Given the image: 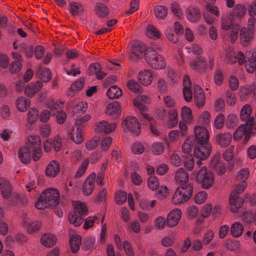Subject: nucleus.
I'll return each mask as SVG.
<instances>
[{"instance_id": "774afa93", "label": "nucleus", "mask_w": 256, "mask_h": 256, "mask_svg": "<svg viewBox=\"0 0 256 256\" xmlns=\"http://www.w3.org/2000/svg\"><path fill=\"white\" fill-rule=\"evenodd\" d=\"M164 150V144L160 142H154L152 146V151L154 155H160L163 153Z\"/></svg>"}, {"instance_id": "8fccbe9b", "label": "nucleus", "mask_w": 256, "mask_h": 256, "mask_svg": "<svg viewBox=\"0 0 256 256\" xmlns=\"http://www.w3.org/2000/svg\"><path fill=\"white\" fill-rule=\"evenodd\" d=\"M235 51L230 48H228L225 50L224 55V60L228 64H233L235 63L236 56Z\"/></svg>"}, {"instance_id": "9b49d317", "label": "nucleus", "mask_w": 256, "mask_h": 256, "mask_svg": "<svg viewBox=\"0 0 256 256\" xmlns=\"http://www.w3.org/2000/svg\"><path fill=\"white\" fill-rule=\"evenodd\" d=\"M48 203L50 206L58 205L60 202V194L58 190L54 188H50L44 190L41 194Z\"/></svg>"}, {"instance_id": "c756f323", "label": "nucleus", "mask_w": 256, "mask_h": 256, "mask_svg": "<svg viewBox=\"0 0 256 256\" xmlns=\"http://www.w3.org/2000/svg\"><path fill=\"white\" fill-rule=\"evenodd\" d=\"M102 68L100 64H92L88 67V74L90 76L95 75L98 79L102 80L106 76V74L102 71Z\"/></svg>"}, {"instance_id": "412c9836", "label": "nucleus", "mask_w": 256, "mask_h": 256, "mask_svg": "<svg viewBox=\"0 0 256 256\" xmlns=\"http://www.w3.org/2000/svg\"><path fill=\"white\" fill-rule=\"evenodd\" d=\"M60 172V164L57 160L50 162L45 169L46 175L50 178L56 177Z\"/></svg>"}, {"instance_id": "7c9ffc66", "label": "nucleus", "mask_w": 256, "mask_h": 256, "mask_svg": "<svg viewBox=\"0 0 256 256\" xmlns=\"http://www.w3.org/2000/svg\"><path fill=\"white\" fill-rule=\"evenodd\" d=\"M22 225L26 229L28 234H32L38 231L40 226V224L38 222H32L26 217L24 218Z\"/></svg>"}, {"instance_id": "a19ab883", "label": "nucleus", "mask_w": 256, "mask_h": 256, "mask_svg": "<svg viewBox=\"0 0 256 256\" xmlns=\"http://www.w3.org/2000/svg\"><path fill=\"white\" fill-rule=\"evenodd\" d=\"M244 226L239 222H235L231 224L230 228V234L234 238L242 236L244 232Z\"/></svg>"}, {"instance_id": "4c0bfd02", "label": "nucleus", "mask_w": 256, "mask_h": 256, "mask_svg": "<svg viewBox=\"0 0 256 256\" xmlns=\"http://www.w3.org/2000/svg\"><path fill=\"white\" fill-rule=\"evenodd\" d=\"M0 190L4 198H8L12 192L10 184L6 178L2 177L0 178Z\"/></svg>"}, {"instance_id": "69168bd1", "label": "nucleus", "mask_w": 256, "mask_h": 256, "mask_svg": "<svg viewBox=\"0 0 256 256\" xmlns=\"http://www.w3.org/2000/svg\"><path fill=\"white\" fill-rule=\"evenodd\" d=\"M166 224V219L162 216H158L154 220V226L156 230L164 229Z\"/></svg>"}, {"instance_id": "72a5a7b5", "label": "nucleus", "mask_w": 256, "mask_h": 256, "mask_svg": "<svg viewBox=\"0 0 256 256\" xmlns=\"http://www.w3.org/2000/svg\"><path fill=\"white\" fill-rule=\"evenodd\" d=\"M84 79L80 78L74 82L68 88L67 94L70 96H73L80 90L84 86Z\"/></svg>"}, {"instance_id": "0e129e2a", "label": "nucleus", "mask_w": 256, "mask_h": 256, "mask_svg": "<svg viewBox=\"0 0 256 256\" xmlns=\"http://www.w3.org/2000/svg\"><path fill=\"white\" fill-rule=\"evenodd\" d=\"M238 122V118L236 114H229L226 118V126L229 128H233L236 126Z\"/></svg>"}, {"instance_id": "052dcab7", "label": "nucleus", "mask_w": 256, "mask_h": 256, "mask_svg": "<svg viewBox=\"0 0 256 256\" xmlns=\"http://www.w3.org/2000/svg\"><path fill=\"white\" fill-rule=\"evenodd\" d=\"M225 117L222 114H218L214 118V126L218 130L222 129L224 124Z\"/></svg>"}, {"instance_id": "39448f33", "label": "nucleus", "mask_w": 256, "mask_h": 256, "mask_svg": "<svg viewBox=\"0 0 256 256\" xmlns=\"http://www.w3.org/2000/svg\"><path fill=\"white\" fill-rule=\"evenodd\" d=\"M46 105L50 110H44L39 114L40 120L42 122H47L51 116L55 115L58 111V102H55L53 99H48Z\"/></svg>"}, {"instance_id": "79ce46f5", "label": "nucleus", "mask_w": 256, "mask_h": 256, "mask_svg": "<svg viewBox=\"0 0 256 256\" xmlns=\"http://www.w3.org/2000/svg\"><path fill=\"white\" fill-rule=\"evenodd\" d=\"M94 12L98 17L100 18L106 16L109 14L108 7L104 4L101 2H97L96 4Z\"/></svg>"}, {"instance_id": "2eb2a0df", "label": "nucleus", "mask_w": 256, "mask_h": 256, "mask_svg": "<svg viewBox=\"0 0 256 256\" xmlns=\"http://www.w3.org/2000/svg\"><path fill=\"white\" fill-rule=\"evenodd\" d=\"M186 19L190 22L195 23L201 18V12L200 8L194 6H188L184 10Z\"/></svg>"}, {"instance_id": "3c124183", "label": "nucleus", "mask_w": 256, "mask_h": 256, "mask_svg": "<svg viewBox=\"0 0 256 256\" xmlns=\"http://www.w3.org/2000/svg\"><path fill=\"white\" fill-rule=\"evenodd\" d=\"M156 16L159 19H164L167 16L168 10L162 6H156L154 8Z\"/></svg>"}, {"instance_id": "1a4fd4ad", "label": "nucleus", "mask_w": 256, "mask_h": 256, "mask_svg": "<svg viewBox=\"0 0 256 256\" xmlns=\"http://www.w3.org/2000/svg\"><path fill=\"white\" fill-rule=\"evenodd\" d=\"M252 126V124H249L247 123L241 124L233 134L234 140H238L244 138V142H247L250 138Z\"/></svg>"}, {"instance_id": "c9c22d12", "label": "nucleus", "mask_w": 256, "mask_h": 256, "mask_svg": "<svg viewBox=\"0 0 256 256\" xmlns=\"http://www.w3.org/2000/svg\"><path fill=\"white\" fill-rule=\"evenodd\" d=\"M31 150L27 146L20 148L18 152V156L20 160L24 164H28L31 160Z\"/></svg>"}, {"instance_id": "7ed1b4c3", "label": "nucleus", "mask_w": 256, "mask_h": 256, "mask_svg": "<svg viewBox=\"0 0 256 256\" xmlns=\"http://www.w3.org/2000/svg\"><path fill=\"white\" fill-rule=\"evenodd\" d=\"M192 186L190 184L178 186L172 198V202L178 204L187 202L192 196Z\"/></svg>"}, {"instance_id": "ddd939ff", "label": "nucleus", "mask_w": 256, "mask_h": 256, "mask_svg": "<svg viewBox=\"0 0 256 256\" xmlns=\"http://www.w3.org/2000/svg\"><path fill=\"white\" fill-rule=\"evenodd\" d=\"M254 32L250 28H242L240 32V42L243 46H248L254 39Z\"/></svg>"}, {"instance_id": "c85d7f7f", "label": "nucleus", "mask_w": 256, "mask_h": 256, "mask_svg": "<svg viewBox=\"0 0 256 256\" xmlns=\"http://www.w3.org/2000/svg\"><path fill=\"white\" fill-rule=\"evenodd\" d=\"M194 100L198 108L202 107L205 103V96L202 90L198 86L194 87Z\"/></svg>"}, {"instance_id": "6e6d98bb", "label": "nucleus", "mask_w": 256, "mask_h": 256, "mask_svg": "<svg viewBox=\"0 0 256 256\" xmlns=\"http://www.w3.org/2000/svg\"><path fill=\"white\" fill-rule=\"evenodd\" d=\"M210 114L208 111L202 112L198 118V122L202 125H208L210 123Z\"/></svg>"}, {"instance_id": "2f4dec72", "label": "nucleus", "mask_w": 256, "mask_h": 256, "mask_svg": "<svg viewBox=\"0 0 256 256\" xmlns=\"http://www.w3.org/2000/svg\"><path fill=\"white\" fill-rule=\"evenodd\" d=\"M230 210L232 212H236L243 205V200L238 195L230 194L229 199Z\"/></svg>"}, {"instance_id": "f3484780", "label": "nucleus", "mask_w": 256, "mask_h": 256, "mask_svg": "<svg viewBox=\"0 0 256 256\" xmlns=\"http://www.w3.org/2000/svg\"><path fill=\"white\" fill-rule=\"evenodd\" d=\"M182 214V212L178 208L172 210L166 216L167 226L170 228L176 226L181 219Z\"/></svg>"}, {"instance_id": "bf43d9fd", "label": "nucleus", "mask_w": 256, "mask_h": 256, "mask_svg": "<svg viewBox=\"0 0 256 256\" xmlns=\"http://www.w3.org/2000/svg\"><path fill=\"white\" fill-rule=\"evenodd\" d=\"M207 198V192L205 191H200L194 196V201L197 204H201L206 200Z\"/></svg>"}, {"instance_id": "6ab92c4d", "label": "nucleus", "mask_w": 256, "mask_h": 256, "mask_svg": "<svg viewBox=\"0 0 256 256\" xmlns=\"http://www.w3.org/2000/svg\"><path fill=\"white\" fill-rule=\"evenodd\" d=\"M138 81L142 84L150 86L153 80V74L150 70L144 69L140 70L137 77Z\"/></svg>"}, {"instance_id": "ea45409f", "label": "nucleus", "mask_w": 256, "mask_h": 256, "mask_svg": "<svg viewBox=\"0 0 256 256\" xmlns=\"http://www.w3.org/2000/svg\"><path fill=\"white\" fill-rule=\"evenodd\" d=\"M70 138L76 144H81L84 140L82 129L80 127L72 128L70 133Z\"/></svg>"}, {"instance_id": "5fc2aeb1", "label": "nucleus", "mask_w": 256, "mask_h": 256, "mask_svg": "<svg viewBox=\"0 0 256 256\" xmlns=\"http://www.w3.org/2000/svg\"><path fill=\"white\" fill-rule=\"evenodd\" d=\"M72 206L74 210L80 215H85L88 213V208L84 203L80 202H74Z\"/></svg>"}, {"instance_id": "e2e57ef3", "label": "nucleus", "mask_w": 256, "mask_h": 256, "mask_svg": "<svg viewBox=\"0 0 256 256\" xmlns=\"http://www.w3.org/2000/svg\"><path fill=\"white\" fill-rule=\"evenodd\" d=\"M126 86L130 90L135 93L140 92L142 91L140 86L135 80H129L126 83Z\"/></svg>"}, {"instance_id": "e433bc0d", "label": "nucleus", "mask_w": 256, "mask_h": 256, "mask_svg": "<svg viewBox=\"0 0 256 256\" xmlns=\"http://www.w3.org/2000/svg\"><path fill=\"white\" fill-rule=\"evenodd\" d=\"M190 66L194 70H202L208 68L207 62L206 60L201 57H197L192 58L190 62Z\"/></svg>"}, {"instance_id": "a18cd8bd", "label": "nucleus", "mask_w": 256, "mask_h": 256, "mask_svg": "<svg viewBox=\"0 0 256 256\" xmlns=\"http://www.w3.org/2000/svg\"><path fill=\"white\" fill-rule=\"evenodd\" d=\"M181 117L182 122H184L186 123H191L193 120V116L191 109L186 106H183L181 109Z\"/></svg>"}, {"instance_id": "de8ad7c7", "label": "nucleus", "mask_w": 256, "mask_h": 256, "mask_svg": "<svg viewBox=\"0 0 256 256\" xmlns=\"http://www.w3.org/2000/svg\"><path fill=\"white\" fill-rule=\"evenodd\" d=\"M122 94V90L116 86H111L106 92V96L110 99L118 98Z\"/></svg>"}, {"instance_id": "393cba45", "label": "nucleus", "mask_w": 256, "mask_h": 256, "mask_svg": "<svg viewBox=\"0 0 256 256\" xmlns=\"http://www.w3.org/2000/svg\"><path fill=\"white\" fill-rule=\"evenodd\" d=\"M176 182L182 186L188 184V174L183 168H179L174 172V176Z\"/></svg>"}, {"instance_id": "473e14b6", "label": "nucleus", "mask_w": 256, "mask_h": 256, "mask_svg": "<svg viewBox=\"0 0 256 256\" xmlns=\"http://www.w3.org/2000/svg\"><path fill=\"white\" fill-rule=\"evenodd\" d=\"M234 24V16L230 13L227 14L222 15L221 16L220 28L224 30H228L232 28Z\"/></svg>"}, {"instance_id": "603ef678", "label": "nucleus", "mask_w": 256, "mask_h": 256, "mask_svg": "<svg viewBox=\"0 0 256 256\" xmlns=\"http://www.w3.org/2000/svg\"><path fill=\"white\" fill-rule=\"evenodd\" d=\"M68 218L70 222L75 226H80L83 222L80 216H78L75 211H72L68 214Z\"/></svg>"}, {"instance_id": "680f3d73", "label": "nucleus", "mask_w": 256, "mask_h": 256, "mask_svg": "<svg viewBox=\"0 0 256 256\" xmlns=\"http://www.w3.org/2000/svg\"><path fill=\"white\" fill-rule=\"evenodd\" d=\"M88 164L89 160L88 158L85 159L82 161L75 174L76 178H80L84 174Z\"/></svg>"}, {"instance_id": "c03bdc74", "label": "nucleus", "mask_w": 256, "mask_h": 256, "mask_svg": "<svg viewBox=\"0 0 256 256\" xmlns=\"http://www.w3.org/2000/svg\"><path fill=\"white\" fill-rule=\"evenodd\" d=\"M146 34L150 38L156 40L161 36L159 30L152 24H148L146 29Z\"/></svg>"}, {"instance_id": "5701e85b", "label": "nucleus", "mask_w": 256, "mask_h": 256, "mask_svg": "<svg viewBox=\"0 0 256 256\" xmlns=\"http://www.w3.org/2000/svg\"><path fill=\"white\" fill-rule=\"evenodd\" d=\"M30 104V100L24 96H20L15 100L16 108L21 112H26L29 109Z\"/></svg>"}, {"instance_id": "aec40b11", "label": "nucleus", "mask_w": 256, "mask_h": 256, "mask_svg": "<svg viewBox=\"0 0 256 256\" xmlns=\"http://www.w3.org/2000/svg\"><path fill=\"white\" fill-rule=\"evenodd\" d=\"M42 83L38 80L28 84L24 88V94L29 98L33 97L42 88Z\"/></svg>"}, {"instance_id": "49530a36", "label": "nucleus", "mask_w": 256, "mask_h": 256, "mask_svg": "<svg viewBox=\"0 0 256 256\" xmlns=\"http://www.w3.org/2000/svg\"><path fill=\"white\" fill-rule=\"evenodd\" d=\"M69 10L74 16L82 14L84 8L82 5L78 2H72L70 4Z\"/></svg>"}, {"instance_id": "cd10ccee", "label": "nucleus", "mask_w": 256, "mask_h": 256, "mask_svg": "<svg viewBox=\"0 0 256 256\" xmlns=\"http://www.w3.org/2000/svg\"><path fill=\"white\" fill-rule=\"evenodd\" d=\"M190 80L188 76H184L183 78V96L184 100L190 102L192 99V92L190 88Z\"/></svg>"}, {"instance_id": "20e7f679", "label": "nucleus", "mask_w": 256, "mask_h": 256, "mask_svg": "<svg viewBox=\"0 0 256 256\" xmlns=\"http://www.w3.org/2000/svg\"><path fill=\"white\" fill-rule=\"evenodd\" d=\"M33 151L32 158L34 160L37 161L42 155L41 148V140L39 136L31 135L28 137L26 146Z\"/></svg>"}, {"instance_id": "f257e3e1", "label": "nucleus", "mask_w": 256, "mask_h": 256, "mask_svg": "<svg viewBox=\"0 0 256 256\" xmlns=\"http://www.w3.org/2000/svg\"><path fill=\"white\" fill-rule=\"evenodd\" d=\"M192 176L196 182L203 189L207 190L212 187L214 183V175L206 166H202Z\"/></svg>"}, {"instance_id": "13d9d810", "label": "nucleus", "mask_w": 256, "mask_h": 256, "mask_svg": "<svg viewBox=\"0 0 256 256\" xmlns=\"http://www.w3.org/2000/svg\"><path fill=\"white\" fill-rule=\"evenodd\" d=\"M155 200H148L146 199H142L140 202L139 206L140 208L146 210H150L152 209L155 206Z\"/></svg>"}, {"instance_id": "58836bf2", "label": "nucleus", "mask_w": 256, "mask_h": 256, "mask_svg": "<svg viewBox=\"0 0 256 256\" xmlns=\"http://www.w3.org/2000/svg\"><path fill=\"white\" fill-rule=\"evenodd\" d=\"M39 118V112L37 108L32 107L28 109L26 114V123L28 126L35 124Z\"/></svg>"}, {"instance_id": "9d476101", "label": "nucleus", "mask_w": 256, "mask_h": 256, "mask_svg": "<svg viewBox=\"0 0 256 256\" xmlns=\"http://www.w3.org/2000/svg\"><path fill=\"white\" fill-rule=\"evenodd\" d=\"M212 150V147L210 143L196 144L194 150V154L196 158L204 160L209 156Z\"/></svg>"}, {"instance_id": "4d7b16f0", "label": "nucleus", "mask_w": 256, "mask_h": 256, "mask_svg": "<svg viewBox=\"0 0 256 256\" xmlns=\"http://www.w3.org/2000/svg\"><path fill=\"white\" fill-rule=\"evenodd\" d=\"M246 11V8L244 5L242 4H237L234 8L232 14L234 17L235 16L236 18H241L245 15Z\"/></svg>"}, {"instance_id": "b1692460", "label": "nucleus", "mask_w": 256, "mask_h": 256, "mask_svg": "<svg viewBox=\"0 0 256 256\" xmlns=\"http://www.w3.org/2000/svg\"><path fill=\"white\" fill-rule=\"evenodd\" d=\"M105 112L107 115L112 118H116L121 112V106L118 102H113L108 104Z\"/></svg>"}, {"instance_id": "f704fd0d", "label": "nucleus", "mask_w": 256, "mask_h": 256, "mask_svg": "<svg viewBox=\"0 0 256 256\" xmlns=\"http://www.w3.org/2000/svg\"><path fill=\"white\" fill-rule=\"evenodd\" d=\"M57 239L56 236L50 233L44 234L41 236V244L47 248H50L55 245L56 243Z\"/></svg>"}, {"instance_id": "a878e982", "label": "nucleus", "mask_w": 256, "mask_h": 256, "mask_svg": "<svg viewBox=\"0 0 256 256\" xmlns=\"http://www.w3.org/2000/svg\"><path fill=\"white\" fill-rule=\"evenodd\" d=\"M252 108L250 105L245 104L240 110V118L243 121L246 120L245 123L249 124H253L254 118L251 116Z\"/></svg>"}, {"instance_id": "f8f14e48", "label": "nucleus", "mask_w": 256, "mask_h": 256, "mask_svg": "<svg viewBox=\"0 0 256 256\" xmlns=\"http://www.w3.org/2000/svg\"><path fill=\"white\" fill-rule=\"evenodd\" d=\"M196 144H208L210 138L208 130L203 126H195L194 128Z\"/></svg>"}, {"instance_id": "338daca9", "label": "nucleus", "mask_w": 256, "mask_h": 256, "mask_svg": "<svg viewBox=\"0 0 256 256\" xmlns=\"http://www.w3.org/2000/svg\"><path fill=\"white\" fill-rule=\"evenodd\" d=\"M238 182V184L235 185L231 194L239 196V194L242 193L246 188L247 186L246 181L243 180L242 182Z\"/></svg>"}, {"instance_id": "dca6fc26", "label": "nucleus", "mask_w": 256, "mask_h": 256, "mask_svg": "<svg viewBox=\"0 0 256 256\" xmlns=\"http://www.w3.org/2000/svg\"><path fill=\"white\" fill-rule=\"evenodd\" d=\"M95 130L97 132L108 134L113 132L116 128V122H108L106 120H102L96 124Z\"/></svg>"}, {"instance_id": "6e6552de", "label": "nucleus", "mask_w": 256, "mask_h": 256, "mask_svg": "<svg viewBox=\"0 0 256 256\" xmlns=\"http://www.w3.org/2000/svg\"><path fill=\"white\" fill-rule=\"evenodd\" d=\"M203 17L206 24H212L220 16V12L216 6L208 4L206 6L205 10L203 12Z\"/></svg>"}, {"instance_id": "0eeeda50", "label": "nucleus", "mask_w": 256, "mask_h": 256, "mask_svg": "<svg viewBox=\"0 0 256 256\" xmlns=\"http://www.w3.org/2000/svg\"><path fill=\"white\" fill-rule=\"evenodd\" d=\"M122 128L124 131H130L134 134H138L141 130V125L136 118L129 116L126 118L122 123Z\"/></svg>"}, {"instance_id": "864d4df0", "label": "nucleus", "mask_w": 256, "mask_h": 256, "mask_svg": "<svg viewBox=\"0 0 256 256\" xmlns=\"http://www.w3.org/2000/svg\"><path fill=\"white\" fill-rule=\"evenodd\" d=\"M241 28L238 24H234V26L230 28V31L229 34L230 41L232 43H234L238 38V32H240Z\"/></svg>"}, {"instance_id": "09e8293b", "label": "nucleus", "mask_w": 256, "mask_h": 256, "mask_svg": "<svg viewBox=\"0 0 256 256\" xmlns=\"http://www.w3.org/2000/svg\"><path fill=\"white\" fill-rule=\"evenodd\" d=\"M178 123V113L176 109H172L168 112V125L170 128H174Z\"/></svg>"}, {"instance_id": "bb28decb", "label": "nucleus", "mask_w": 256, "mask_h": 256, "mask_svg": "<svg viewBox=\"0 0 256 256\" xmlns=\"http://www.w3.org/2000/svg\"><path fill=\"white\" fill-rule=\"evenodd\" d=\"M216 142L222 148L228 146L231 142L232 137L230 132L220 133L215 136Z\"/></svg>"}, {"instance_id": "a211bd4d", "label": "nucleus", "mask_w": 256, "mask_h": 256, "mask_svg": "<svg viewBox=\"0 0 256 256\" xmlns=\"http://www.w3.org/2000/svg\"><path fill=\"white\" fill-rule=\"evenodd\" d=\"M96 182V174H90L85 180L82 187L83 194L86 196H89L92 194L94 190Z\"/></svg>"}, {"instance_id": "4be33fe9", "label": "nucleus", "mask_w": 256, "mask_h": 256, "mask_svg": "<svg viewBox=\"0 0 256 256\" xmlns=\"http://www.w3.org/2000/svg\"><path fill=\"white\" fill-rule=\"evenodd\" d=\"M246 54L250 56L247 60H245V68L247 72L252 73L256 69V52L250 50L246 52Z\"/></svg>"}, {"instance_id": "37998d69", "label": "nucleus", "mask_w": 256, "mask_h": 256, "mask_svg": "<svg viewBox=\"0 0 256 256\" xmlns=\"http://www.w3.org/2000/svg\"><path fill=\"white\" fill-rule=\"evenodd\" d=\"M82 242V238L78 234L72 235L70 239V249L73 253H76L79 250Z\"/></svg>"}, {"instance_id": "f03ea898", "label": "nucleus", "mask_w": 256, "mask_h": 256, "mask_svg": "<svg viewBox=\"0 0 256 256\" xmlns=\"http://www.w3.org/2000/svg\"><path fill=\"white\" fill-rule=\"evenodd\" d=\"M145 60L149 66L155 70H160L166 66L164 58L151 48H148L144 55Z\"/></svg>"}, {"instance_id": "4468645a", "label": "nucleus", "mask_w": 256, "mask_h": 256, "mask_svg": "<svg viewBox=\"0 0 256 256\" xmlns=\"http://www.w3.org/2000/svg\"><path fill=\"white\" fill-rule=\"evenodd\" d=\"M148 48L144 44L140 42L134 43L131 48L130 58L136 60L144 57L145 53Z\"/></svg>"}, {"instance_id": "423d86ee", "label": "nucleus", "mask_w": 256, "mask_h": 256, "mask_svg": "<svg viewBox=\"0 0 256 256\" xmlns=\"http://www.w3.org/2000/svg\"><path fill=\"white\" fill-rule=\"evenodd\" d=\"M184 28L182 25L178 22H176L174 27L168 26L164 30V34L168 40L172 43L176 44L178 41V35L182 34Z\"/></svg>"}]
</instances>
